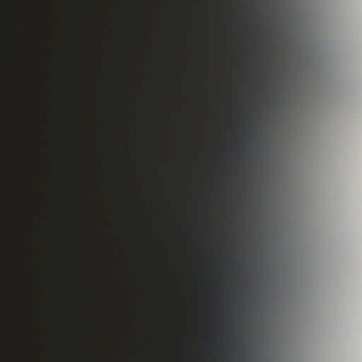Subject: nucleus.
Segmentation results:
<instances>
[{
    "label": "nucleus",
    "instance_id": "nucleus-1",
    "mask_svg": "<svg viewBox=\"0 0 362 362\" xmlns=\"http://www.w3.org/2000/svg\"><path fill=\"white\" fill-rule=\"evenodd\" d=\"M4 16H1V159L4 158H144V157H86V156H55V157H13L8 156L5 149L4 131Z\"/></svg>",
    "mask_w": 362,
    "mask_h": 362
},
{
    "label": "nucleus",
    "instance_id": "nucleus-2",
    "mask_svg": "<svg viewBox=\"0 0 362 362\" xmlns=\"http://www.w3.org/2000/svg\"><path fill=\"white\" fill-rule=\"evenodd\" d=\"M13 182L16 196L18 211L21 209L25 187L28 182V177L23 173H17L13 175Z\"/></svg>",
    "mask_w": 362,
    "mask_h": 362
},
{
    "label": "nucleus",
    "instance_id": "nucleus-3",
    "mask_svg": "<svg viewBox=\"0 0 362 362\" xmlns=\"http://www.w3.org/2000/svg\"><path fill=\"white\" fill-rule=\"evenodd\" d=\"M252 140V132L245 126L241 127L240 129L235 132L230 139V144L233 147L245 146L247 141Z\"/></svg>",
    "mask_w": 362,
    "mask_h": 362
},
{
    "label": "nucleus",
    "instance_id": "nucleus-4",
    "mask_svg": "<svg viewBox=\"0 0 362 362\" xmlns=\"http://www.w3.org/2000/svg\"><path fill=\"white\" fill-rule=\"evenodd\" d=\"M13 137L16 142L24 143L33 140L35 136L27 127L18 122L13 129Z\"/></svg>",
    "mask_w": 362,
    "mask_h": 362
},
{
    "label": "nucleus",
    "instance_id": "nucleus-5",
    "mask_svg": "<svg viewBox=\"0 0 362 362\" xmlns=\"http://www.w3.org/2000/svg\"><path fill=\"white\" fill-rule=\"evenodd\" d=\"M18 19L21 23H23L25 30H28V24L24 20L23 0H18Z\"/></svg>",
    "mask_w": 362,
    "mask_h": 362
},
{
    "label": "nucleus",
    "instance_id": "nucleus-6",
    "mask_svg": "<svg viewBox=\"0 0 362 362\" xmlns=\"http://www.w3.org/2000/svg\"><path fill=\"white\" fill-rule=\"evenodd\" d=\"M14 61L17 64L18 73L21 75L24 74L25 66L23 62L21 60H20V59L18 57H14Z\"/></svg>",
    "mask_w": 362,
    "mask_h": 362
},
{
    "label": "nucleus",
    "instance_id": "nucleus-7",
    "mask_svg": "<svg viewBox=\"0 0 362 362\" xmlns=\"http://www.w3.org/2000/svg\"><path fill=\"white\" fill-rule=\"evenodd\" d=\"M14 94L20 103L24 102V97L19 93L18 90H15Z\"/></svg>",
    "mask_w": 362,
    "mask_h": 362
},
{
    "label": "nucleus",
    "instance_id": "nucleus-8",
    "mask_svg": "<svg viewBox=\"0 0 362 362\" xmlns=\"http://www.w3.org/2000/svg\"><path fill=\"white\" fill-rule=\"evenodd\" d=\"M18 42L21 46L24 45V40L22 35L18 36Z\"/></svg>",
    "mask_w": 362,
    "mask_h": 362
}]
</instances>
